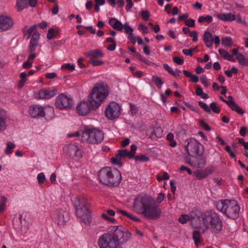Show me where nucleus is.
Instances as JSON below:
<instances>
[{
	"mask_svg": "<svg viewBox=\"0 0 248 248\" xmlns=\"http://www.w3.org/2000/svg\"><path fill=\"white\" fill-rule=\"evenodd\" d=\"M55 105L57 108L61 109H68L72 108L73 101L71 98L62 93L57 97Z\"/></svg>",
	"mask_w": 248,
	"mask_h": 248,
	"instance_id": "obj_9",
	"label": "nucleus"
},
{
	"mask_svg": "<svg viewBox=\"0 0 248 248\" xmlns=\"http://www.w3.org/2000/svg\"><path fill=\"white\" fill-rule=\"evenodd\" d=\"M201 82L203 84V85L205 87H208L209 86L208 80L207 79L206 76L204 75H203L200 78Z\"/></svg>",
	"mask_w": 248,
	"mask_h": 248,
	"instance_id": "obj_54",
	"label": "nucleus"
},
{
	"mask_svg": "<svg viewBox=\"0 0 248 248\" xmlns=\"http://www.w3.org/2000/svg\"><path fill=\"white\" fill-rule=\"evenodd\" d=\"M69 137H80L82 142L91 144H98L104 139V133L97 129H87L81 133L77 131L74 134H68Z\"/></svg>",
	"mask_w": 248,
	"mask_h": 248,
	"instance_id": "obj_7",
	"label": "nucleus"
},
{
	"mask_svg": "<svg viewBox=\"0 0 248 248\" xmlns=\"http://www.w3.org/2000/svg\"><path fill=\"white\" fill-rule=\"evenodd\" d=\"M200 124L205 130L209 131L211 130V127L209 125L205 123L202 120L200 121Z\"/></svg>",
	"mask_w": 248,
	"mask_h": 248,
	"instance_id": "obj_52",
	"label": "nucleus"
},
{
	"mask_svg": "<svg viewBox=\"0 0 248 248\" xmlns=\"http://www.w3.org/2000/svg\"><path fill=\"white\" fill-rule=\"evenodd\" d=\"M58 34V32L54 30L53 28H50L48 31V33L46 37L48 39H51L55 37Z\"/></svg>",
	"mask_w": 248,
	"mask_h": 248,
	"instance_id": "obj_42",
	"label": "nucleus"
},
{
	"mask_svg": "<svg viewBox=\"0 0 248 248\" xmlns=\"http://www.w3.org/2000/svg\"><path fill=\"white\" fill-rule=\"evenodd\" d=\"M98 178L103 184L109 186H117L121 182L122 176L120 171L115 169L105 167L98 172Z\"/></svg>",
	"mask_w": 248,
	"mask_h": 248,
	"instance_id": "obj_5",
	"label": "nucleus"
},
{
	"mask_svg": "<svg viewBox=\"0 0 248 248\" xmlns=\"http://www.w3.org/2000/svg\"><path fill=\"white\" fill-rule=\"evenodd\" d=\"M213 172V170L211 168H206L202 170H198L194 172V175L198 179H202L207 177L209 175Z\"/></svg>",
	"mask_w": 248,
	"mask_h": 248,
	"instance_id": "obj_22",
	"label": "nucleus"
},
{
	"mask_svg": "<svg viewBox=\"0 0 248 248\" xmlns=\"http://www.w3.org/2000/svg\"><path fill=\"white\" fill-rule=\"evenodd\" d=\"M138 29L142 30L144 33H147L149 32L148 28L141 23L139 25Z\"/></svg>",
	"mask_w": 248,
	"mask_h": 248,
	"instance_id": "obj_60",
	"label": "nucleus"
},
{
	"mask_svg": "<svg viewBox=\"0 0 248 248\" xmlns=\"http://www.w3.org/2000/svg\"><path fill=\"white\" fill-rule=\"evenodd\" d=\"M128 39L133 44H135L136 43V37L134 36L133 32L128 34Z\"/></svg>",
	"mask_w": 248,
	"mask_h": 248,
	"instance_id": "obj_62",
	"label": "nucleus"
},
{
	"mask_svg": "<svg viewBox=\"0 0 248 248\" xmlns=\"http://www.w3.org/2000/svg\"><path fill=\"white\" fill-rule=\"evenodd\" d=\"M236 59L240 64L245 66L248 65V59L245 57L242 54H239V55L236 57Z\"/></svg>",
	"mask_w": 248,
	"mask_h": 248,
	"instance_id": "obj_36",
	"label": "nucleus"
},
{
	"mask_svg": "<svg viewBox=\"0 0 248 248\" xmlns=\"http://www.w3.org/2000/svg\"><path fill=\"white\" fill-rule=\"evenodd\" d=\"M29 112L33 118H35L43 117L45 116L44 108L38 105L30 107Z\"/></svg>",
	"mask_w": 248,
	"mask_h": 248,
	"instance_id": "obj_19",
	"label": "nucleus"
},
{
	"mask_svg": "<svg viewBox=\"0 0 248 248\" xmlns=\"http://www.w3.org/2000/svg\"><path fill=\"white\" fill-rule=\"evenodd\" d=\"M212 34L208 31H205L203 35L204 43L207 47H211L213 44Z\"/></svg>",
	"mask_w": 248,
	"mask_h": 248,
	"instance_id": "obj_28",
	"label": "nucleus"
},
{
	"mask_svg": "<svg viewBox=\"0 0 248 248\" xmlns=\"http://www.w3.org/2000/svg\"><path fill=\"white\" fill-rule=\"evenodd\" d=\"M61 68L62 69L73 71L75 69V66L74 64H71L70 63H67L62 65Z\"/></svg>",
	"mask_w": 248,
	"mask_h": 248,
	"instance_id": "obj_44",
	"label": "nucleus"
},
{
	"mask_svg": "<svg viewBox=\"0 0 248 248\" xmlns=\"http://www.w3.org/2000/svg\"><path fill=\"white\" fill-rule=\"evenodd\" d=\"M141 16L144 20L147 21L148 20L150 16V13L149 11L147 10L142 11L141 12Z\"/></svg>",
	"mask_w": 248,
	"mask_h": 248,
	"instance_id": "obj_49",
	"label": "nucleus"
},
{
	"mask_svg": "<svg viewBox=\"0 0 248 248\" xmlns=\"http://www.w3.org/2000/svg\"><path fill=\"white\" fill-rule=\"evenodd\" d=\"M124 216L127 217L128 218H130V219H131L132 220H133L134 221H136V222H140V220L139 218L137 217H136L134 216L132 214H131L127 212H126Z\"/></svg>",
	"mask_w": 248,
	"mask_h": 248,
	"instance_id": "obj_48",
	"label": "nucleus"
},
{
	"mask_svg": "<svg viewBox=\"0 0 248 248\" xmlns=\"http://www.w3.org/2000/svg\"><path fill=\"white\" fill-rule=\"evenodd\" d=\"M194 217H190L189 216L187 215H182L178 219V221L182 223L185 224L187 222V221L190 220L191 221V219Z\"/></svg>",
	"mask_w": 248,
	"mask_h": 248,
	"instance_id": "obj_41",
	"label": "nucleus"
},
{
	"mask_svg": "<svg viewBox=\"0 0 248 248\" xmlns=\"http://www.w3.org/2000/svg\"><path fill=\"white\" fill-rule=\"evenodd\" d=\"M152 80L159 88H160L164 83L163 80L160 78L155 76H153L152 77Z\"/></svg>",
	"mask_w": 248,
	"mask_h": 248,
	"instance_id": "obj_38",
	"label": "nucleus"
},
{
	"mask_svg": "<svg viewBox=\"0 0 248 248\" xmlns=\"http://www.w3.org/2000/svg\"><path fill=\"white\" fill-rule=\"evenodd\" d=\"M36 27L37 25H34L28 30H27V27L22 29L24 35L27 37V39H29L31 36L28 47L29 51L30 53L34 52L38 45L40 34L37 31Z\"/></svg>",
	"mask_w": 248,
	"mask_h": 248,
	"instance_id": "obj_8",
	"label": "nucleus"
},
{
	"mask_svg": "<svg viewBox=\"0 0 248 248\" xmlns=\"http://www.w3.org/2000/svg\"><path fill=\"white\" fill-rule=\"evenodd\" d=\"M203 93V92L202 91V88L199 85H197L196 89V95L197 96H200Z\"/></svg>",
	"mask_w": 248,
	"mask_h": 248,
	"instance_id": "obj_64",
	"label": "nucleus"
},
{
	"mask_svg": "<svg viewBox=\"0 0 248 248\" xmlns=\"http://www.w3.org/2000/svg\"><path fill=\"white\" fill-rule=\"evenodd\" d=\"M126 2L127 4L125 7V9L128 12L133 7V3L132 2V0H126Z\"/></svg>",
	"mask_w": 248,
	"mask_h": 248,
	"instance_id": "obj_61",
	"label": "nucleus"
},
{
	"mask_svg": "<svg viewBox=\"0 0 248 248\" xmlns=\"http://www.w3.org/2000/svg\"><path fill=\"white\" fill-rule=\"evenodd\" d=\"M28 6V0H17L16 2L17 10L20 12Z\"/></svg>",
	"mask_w": 248,
	"mask_h": 248,
	"instance_id": "obj_33",
	"label": "nucleus"
},
{
	"mask_svg": "<svg viewBox=\"0 0 248 248\" xmlns=\"http://www.w3.org/2000/svg\"><path fill=\"white\" fill-rule=\"evenodd\" d=\"M14 25L13 19L6 14L0 15V32L11 29Z\"/></svg>",
	"mask_w": 248,
	"mask_h": 248,
	"instance_id": "obj_14",
	"label": "nucleus"
},
{
	"mask_svg": "<svg viewBox=\"0 0 248 248\" xmlns=\"http://www.w3.org/2000/svg\"><path fill=\"white\" fill-rule=\"evenodd\" d=\"M90 63H91L93 66H99L104 64V62L100 60H95L91 59L90 60Z\"/></svg>",
	"mask_w": 248,
	"mask_h": 248,
	"instance_id": "obj_46",
	"label": "nucleus"
},
{
	"mask_svg": "<svg viewBox=\"0 0 248 248\" xmlns=\"http://www.w3.org/2000/svg\"><path fill=\"white\" fill-rule=\"evenodd\" d=\"M32 62H33L32 61L28 60L23 63L22 66L24 68H29L32 67Z\"/></svg>",
	"mask_w": 248,
	"mask_h": 248,
	"instance_id": "obj_59",
	"label": "nucleus"
},
{
	"mask_svg": "<svg viewBox=\"0 0 248 248\" xmlns=\"http://www.w3.org/2000/svg\"><path fill=\"white\" fill-rule=\"evenodd\" d=\"M189 36L192 38V41L194 42H196L198 41V34L196 31H194L190 32Z\"/></svg>",
	"mask_w": 248,
	"mask_h": 248,
	"instance_id": "obj_55",
	"label": "nucleus"
},
{
	"mask_svg": "<svg viewBox=\"0 0 248 248\" xmlns=\"http://www.w3.org/2000/svg\"><path fill=\"white\" fill-rule=\"evenodd\" d=\"M228 100H227V101H230V102L232 103L231 105H230V106H228L232 109V110L235 111L240 115H243L244 113V111L242 108H241L234 101L232 96L229 95L228 97Z\"/></svg>",
	"mask_w": 248,
	"mask_h": 248,
	"instance_id": "obj_24",
	"label": "nucleus"
},
{
	"mask_svg": "<svg viewBox=\"0 0 248 248\" xmlns=\"http://www.w3.org/2000/svg\"><path fill=\"white\" fill-rule=\"evenodd\" d=\"M130 111L131 112L132 115H134L137 114L138 111V109L137 107L135 105L132 104L131 103L130 104Z\"/></svg>",
	"mask_w": 248,
	"mask_h": 248,
	"instance_id": "obj_57",
	"label": "nucleus"
},
{
	"mask_svg": "<svg viewBox=\"0 0 248 248\" xmlns=\"http://www.w3.org/2000/svg\"><path fill=\"white\" fill-rule=\"evenodd\" d=\"M112 232H107L100 236L98 240L100 248H123L122 245L131 239V233L123 227L114 226Z\"/></svg>",
	"mask_w": 248,
	"mask_h": 248,
	"instance_id": "obj_1",
	"label": "nucleus"
},
{
	"mask_svg": "<svg viewBox=\"0 0 248 248\" xmlns=\"http://www.w3.org/2000/svg\"><path fill=\"white\" fill-rule=\"evenodd\" d=\"M52 219L58 226H64L69 219L68 213L62 210H56L52 215Z\"/></svg>",
	"mask_w": 248,
	"mask_h": 248,
	"instance_id": "obj_10",
	"label": "nucleus"
},
{
	"mask_svg": "<svg viewBox=\"0 0 248 248\" xmlns=\"http://www.w3.org/2000/svg\"><path fill=\"white\" fill-rule=\"evenodd\" d=\"M123 28L124 29L125 33L128 35L133 32V29L130 27L127 23L124 24Z\"/></svg>",
	"mask_w": 248,
	"mask_h": 248,
	"instance_id": "obj_45",
	"label": "nucleus"
},
{
	"mask_svg": "<svg viewBox=\"0 0 248 248\" xmlns=\"http://www.w3.org/2000/svg\"><path fill=\"white\" fill-rule=\"evenodd\" d=\"M74 206L75 210L77 208H79L82 206L86 205V202L83 198L76 197L74 201Z\"/></svg>",
	"mask_w": 248,
	"mask_h": 248,
	"instance_id": "obj_30",
	"label": "nucleus"
},
{
	"mask_svg": "<svg viewBox=\"0 0 248 248\" xmlns=\"http://www.w3.org/2000/svg\"><path fill=\"white\" fill-rule=\"evenodd\" d=\"M213 21V17L210 15H207L206 16H200L199 17L198 21L200 23H211Z\"/></svg>",
	"mask_w": 248,
	"mask_h": 248,
	"instance_id": "obj_34",
	"label": "nucleus"
},
{
	"mask_svg": "<svg viewBox=\"0 0 248 248\" xmlns=\"http://www.w3.org/2000/svg\"><path fill=\"white\" fill-rule=\"evenodd\" d=\"M46 179V176L43 172H41L37 175V180L38 183L40 185H42L44 183Z\"/></svg>",
	"mask_w": 248,
	"mask_h": 248,
	"instance_id": "obj_43",
	"label": "nucleus"
},
{
	"mask_svg": "<svg viewBox=\"0 0 248 248\" xmlns=\"http://www.w3.org/2000/svg\"><path fill=\"white\" fill-rule=\"evenodd\" d=\"M134 211L151 220H156L161 216V210L154 199L150 196H139L134 200Z\"/></svg>",
	"mask_w": 248,
	"mask_h": 248,
	"instance_id": "obj_3",
	"label": "nucleus"
},
{
	"mask_svg": "<svg viewBox=\"0 0 248 248\" xmlns=\"http://www.w3.org/2000/svg\"><path fill=\"white\" fill-rule=\"evenodd\" d=\"M185 25L189 27H193L195 25V21L192 19H188L185 21Z\"/></svg>",
	"mask_w": 248,
	"mask_h": 248,
	"instance_id": "obj_51",
	"label": "nucleus"
},
{
	"mask_svg": "<svg viewBox=\"0 0 248 248\" xmlns=\"http://www.w3.org/2000/svg\"><path fill=\"white\" fill-rule=\"evenodd\" d=\"M34 72L35 71L34 70H31L29 72L28 74H27L25 72H22L20 73V78H21V79L18 82L19 86L20 88H22L24 86L25 83L27 80V76L31 75L33 74Z\"/></svg>",
	"mask_w": 248,
	"mask_h": 248,
	"instance_id": "obj_29",
	"label": "nucleus"
},
{
	"mask_svg": "<svg viewBox=\"0 0 248 248\" xmlns=\"http://www.w3.org/2000/svg\"><path fill=\"white\" fill-rule=\"evenodd\" d=\"M101 217L103 219H105L106 220L108 221L109 222L113 223L115 221V219L114 218L111 217H109L108 216V215L106 214H102Z\"/></svg>",
	"mask_w": 248,
	"mask_h": 248,
	"instance_id": "obj_50",
	"label": "nucleus"
},
{
	"mask_svg": "<svg viewBox=\"0 0 248 248\" xmlns=\"http://www.w3.org/2000/svg\"><path fill=\"white\" fill-rule=\"evenodd\" d=\"M7 113L4 109L0 108V131L4 130L7 126L6 120L7 119Z\"/></svg>",
	"mask_w": 248,
	"mask_h": 248,
	"instance_id": "obj_26",
	"label": "nucleus"
},
{
	"mask_svg": "<svg viewBox=\"0 0 248 248\" xmlns=\"http://www.w3.org/2000/svg\"><path fill=\"white\" fill-rule=\"evenodd\" d=\"M108 94L109 90L107 85L97 83L89 95V102L91 104L92 107L96 109L105 101Z\"/></svg>",
	"mask_w": 248,
	"mask_h": 248,
	"instance_id": "obj_4",
	"label": "nucleus"
},
{
	"mask_svg": "<svg viewBox=\"0 0 248 248\" xmlns=\"http://www.w3.org/2000/svg\"><path fill=\"white\" fill-rule=\"evenodd\" d=\"M219 54L225 60H227L232 62L235 61L234 59L232 58V56L227 51L224 49H218Z\"/></svg>",
	"mask_w": 248,
	"mask_h": 248,
	"instance_id": "obj_32",
	"label": "nucleus"
},
{
	"mask_svg": "<svg viewBox=\"0 0 248 248\" xmlns=\"http://www.w3.org/2000/svg\"><path fill=\"white\" fill-rule=\"evenodd\" d=\"M202 147V145L197 140L193 138H190L187 140L186 150L189 155L191 154L199 155V154L202 153V151H200V148Z\"/></svg>",
	"mask_w": 248,
	"mask_h": 248,
	"instance_id": "obj_13",
	"label": "nucleus"
},
{
	"mask_svg": "<svg viewBox=\"0 0 248 248\" xmlns=\"http://www.w3.org/2000/svg\"><path fill=\"white\" fill-rule=\"evenodd\" d=\"M198 104L205 112L211 113V110L215 113H219L220 112V108L217 106L215 102H212L210 105V107L205 103L202 101H199Z\"/></svg>",
	"mask_w": 248,
	"mask_h": 248,
	"instance_id": "obj_21",
	"label": "nucleus"
},
{
	"mask_svg": "<svg viewBox=\"0 0 248 248\" xmlns=\"http://www.w3.org/2000/svg\"><path fill=\"white\" fill-rule=\"evenodd\" d=\"M222 44L225 47H229L232 44V39L230 37H225L222 39Z\"/></svg>",
	"mask_w": 248,
	"mask_h": 248,
	"instance_id": "obj_37",
	"label": "nucleus"
},
{
	"mask_svg": "<svg viewBox=\"0 0 248 248\" xmlns=\"http://www.w3.org/2000/svg\"><path fill=\"white\" fill-rule=\"evenodd\" d=\"M131 155H132L130 153H128L127 150H119L117 154L115 155V157L112 159V163L115 165L121 167L123 165V164L121 161L122 158L128 157L131 159Z\"/></svg>",
	"mask_w": 248,
	"mask_h": 248,
	"instance_id": "obj_16",
	"label": "nucleus"
},
{
	"mask_svg": "<svg viewBox=\"0 0 248 248\" xmlns=\"http://www.w3.org/2000/svg\"><path fill=\"white\" fill-rule=\"evenodd\" d=\"M216 207L228 218L235 219L239 217L240 208L235 200H221L217 202Z\"/></svg>",
	"mask_w": 248,
	"mask_h": 248,
	"instance_id": "obj_6",
	"label": "nucleus"
},
{
	"mask_svg": "<svg viewBox=\"0 0 248 248\" xmlns=\"http://www.w3.org/2000/svg\"><path fill=\"white\" fill-rule=\"evenodd\" d=\"M67 154L72 157L81 158L82 156V151L78 146L75 144H70L67 147Z\"/></svg>",
	"mask_w": 248,
	"mask_h": 248,
	"instance_id": "obj_20",
	"label": "nucleus"
},
{
	"mask_svg": "<svg viewBox=\"0 0 248 248\" xmlns=\"http://www.w3.org/2000/svg\"><path fill=\"white\" fill-rule=\"evenodd\" d=\"M120 107L118 104L112 102L109 104L105 110V115L109 120L118 117L120 114Z\"/></svg>",
	"mask_w": 248,
	"mask_h": 248,
	"instance_id": "obj_12",
	"label": "nucleus"
},
{
	"mask_svg": "<svg viewBox=\"0 0 248 248\" xmlns=\"http://www.w3.org/2000/svg\"><path fill=\"white\" fill-rule=\"evenodd\" d=\"M191 225L194 228L202 230L203 232L208 230L212 233L217 234L222 229L223 222L217 213L210 210L192 218Z\"/></svg>",
	"mask_w": 248,
	"mask_h": 248,
	"instance_id": "obj_2",
	"label": "nucleus"
},
{
	"mask_svg": "<svg viewBox=\"0 0 248 248\" xmlns=\"http://www.w3.org/2000/svg\"><path fill=\"white\" fill-rule=\"evenodd\" d=\"M199 232L198 231H195L193 232V238L194 240L195 243L197 245L200 242L199 239Z\"/></svg>",
	"mask_w": 248,
	"mask_h": 248,
	"instance_id": "obj_47",
	"label": "nucleus"
},
{
	"mask_svg": "<svg viewBox=\"0 0 248 248\" xmlns=\"http://www.w3.org/2000/svg\"><path fill=\"white\" fill-rule=\"evenodd\" d=\"M23 215H20L18 218H15L13 221L16 229H19L24 233H26L29 229V223L25 218L22 219Z\"/></svg>",
	"mask_w": 248,
	"mask_h": 248,
	"instance_id": "obj_15",
	"label": "nucleus"
},
{
	"mask_svg": "<svg viewBox=\"0 0 248 248\" xmlns=\"http://www.w3.org/2000/svg\"><path fill=\"white\" fill-rule=\"evenodd\" d=\"M91 110H95L91 106V104L88 101H82L77 106V110L80 115H86L88 114Z\"/></svg>",
	"mask_w": 248,
	"mask_h": 248,
	"instance_id": "obj_18",
	"label": "nucleus"
},
{
	"mask_svg": "<svg viewBox=\"0 0 248 248\" xmlns=\"http://www.w3.org/2000/svg\"><path fill=\"white\" fill-rule=\"evenodd\" d=\"M76 214L78 218L85 224L89 225L92 221L91 212L85 205L76 210Z\"/></svg>",
	"mask_w": 248,
	"mask_h": 248,
	"instance_id": "obj_11",
	"label": "nucleus"
},
{
	"mask_svg": "<svg viewBox=\"0 0 248 248\" xmlns=\"http://www.w3.org/2000/svg\"><path fill=\"white\" fill-rule=\"evenodd\" d=\"M186 163L194 167L202 168L205 165L206 159L205 157L201 155V154H199V155H197L192 159L186 160Z\"/></svg>",
	"mask_w": 248,
	"mask_h": 248,
	"instance_id": "obj_17",
	"label": "nucleus"
},
{
	"mask_svg": "<svg viewBox=\"0 0 248 248\" xmlns=\"http://www.w3.org/2000/svg\"><path fill=\"white\" fill-rule=\"evenodd\" d=\"M134 159L136 161L143 162H146L149 160V157L145 155H136L134 157Z\"/></svg>",
	"mask_w": 248,
	"mask_h": 248,
	"instance_id": "obj_40",
	"label": "nucleus"
},
{
	"mask_svg": "<svg viewBox=\"0 0 248 248\" xmlns=\"http://www.w3.org/2000/svg\"><path fill=\"white\" fill-rule=\"evenodd\" d=\"M56 94L54 90H41L38 93V98L39 99H49Z\"/></svg>",
	"mask_w": 248,
	"mask_h": 248,
	"instance_id": "obj_23",
	"label": "nucleus"
},
{
	"mask_svg": "<svg viewBox=\"0 0 248 248\" xmlns=\"http://www.w3.org/2000/svg\"><path fill=\"white\" fill-rule=\"evenodd\" d=\"M123 26L122 22L117 19L114 24H111V26L114 29L118 31H122L123 29Z\"/></svg>",
	"mask_w": 248,
	"mask_h": 248,
	"instance_id": "obj_39",
	"label": "nucleus"
},
{
	"mask_svg": "<svg viewBox=\"0 0 248 248\" xmlns=\"http://www.w3.org/2000/svg\"><path fill=\"white\" fill-rule=\"evenodd\" d=\"M130 149L131 150L130 151H128V153H130L132 155H131V158L134 157V155L136 153V151L137 150V146L135 144H132L130 146Z\"/></svg>",
	"mask_w": 248,
	"mask_h": 248,
	"instance_id": "obj_56",
	"label": "nucleus"
},
{
	"mask_svg": "<svg viewBox=\"0 0 248 248\" xmlns=\"http://www.w3.org/2000/svg\"><path fill=\"white\" fill-rule=\"evenodd\" d=\"M163 131L161 127H157L155 128L150 134V137L151 139H154L158 138H160L162 136Z\"/></svg>",
	"mask_w": 248,
	"mask_h": 248,
	"instance_id": "obj_31",
	"label": "nucleus"
},
{
	"mask_svg": "<svg viewBox=\"0 0 248 248\" xmlns=\"http://www.w3.org/2000/svg\"><path fill=\"white\" fill-rule=\"evenodd\" d=\"M214 16L224 21H232L235 20V16L231 13L215 14Z\"/></svg>",
	"mask_w": 248,
	"mask_h": 248,
	"instance_id": "obj_25",
	"label": "nucleus"
},
{
	"mask_svg": "<svg viewBox=\"0 0 248 248\" xmlns=\"http://www.w3.org/2000/svg\"><path fill=\"white\" fill-rule=\"evenodd\" d=\"M85 55L92 59L95 58H101L103 57L104 54L99 49H94L90 50L85 53Z\"/></svg>",
	"mask_w": 248,
	"mask_h": 248,
	"instance_id": "obj_27",
	"label": "nucleus"
},
{
	"mask_svg": "<svg viewBox=\"0 0 248 248\" xmlns=\"http://www.w3.org/2000/svg\"><path fill=\"white\" fill-rule=\"evenodd\" d=\"M173 61L174 62H175L176 63H177L179 65H181V64H183V63H184L183 59L179 57H173Z\"/></svg>",
	"mask_w": 248,
	"mask_h": 248,
	"instance_id": "obj_58",
	"label": "nucleus"
},
{
	"mask_svg": "<svg viewBox=\"0 0 248 248\" xmlns=\"http://www.w3.org/2000/svg\"><path fill=\"white\" fill-rule=\"evenodd\" d=\"M139 60L145 64H146L148 65H150L152 64V62L150 61H149L148 59L144 58L143 56H141V57L140 58V59Z\"/></svg>",
	"mask_w": 248,
	"mask_h": 248,
	"instance_id": "obj_63",
	"label": "nucleus"
},
{
	"mask_svg": "<svg viewBox=\"0 0 248 248\" xmlns=\"http://www.w3.org/2000/svg\"><path fill=\"white\" fill-rule=\"evenodd\" d=\"M16 145L11 141H8L7 143L6 147L5 150V154L7 155H9L13 152V149L15 147Z\"/></svg>",
	"mask_w": 248,
	"mask_h": 248,
	"instance_id": "obj_35",
	"label": "nucleus"
},
{
	"mask_svg": "<svg viewBox=\"0 0 248 248\" xmlns=\"http://www.w3.org/2000/svg\"><path fill=\"white\" fill-rule=\"evenodd\" d=\"M195 48H190L189 49H184L182 50V52L186 55L191 56L193 54V52Z\"/></svg>",
	"mask_w": 248,
	"mask_h": 248,
	"instance_id": "obj_53",
	"label": "nucleus"
}]
</instances>
